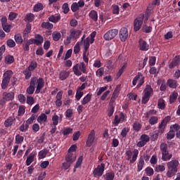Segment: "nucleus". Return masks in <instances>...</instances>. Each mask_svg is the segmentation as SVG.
<instances>
[{
  "instance_id": "obj_1",
  "label": "nucleus",
  "mask_w": 180,
  "mask_h": 180,
  "mask_svg": "<svg viewBox=\"0 0 180 180\" xmlns=\"http://www.w3.org/2000/svg\"><path fill=\"white\" fill-rule=\"evenodd\" d=\"M179 165V161L177 160H172L167 163V176L168 178H172L178 172V167Z\"/></svg>"
},
{
  "instance_id": "obj_2",
  "label": "nucleus",
  "mask_w": 180,
  "mask_h": 180,
  "mask_svg": "<svg viewBox=\"0 0 180 180\" xmlns=\"http://www.w3.org/2000/svg\"><path fill=\"white\" fill-rule=\"evenodd\" d=\"M37 84L35 94H40V91L44 87V79L42 77L37 78V77H33L31 78L30 84L31 86H36Z\"/></svg>"
},
{
  "instance_id": "obj_3",
  "label": "nucleus",
  "mask_w": 180,
  "mask_h": 180,
  "mask_svg": "<svg viewBox=\"0 0 180 180\" xmlns=\"http://www.w3.org/2000/svg\"><path fill=\"white\" fill-rule=\"evenodd\" d=\"M70 36L67 37L66 40L64 41V44L65 46H68V44H71V40H77V39H79V37L81 36L82 31L79 30H75L74 28H72L70 31Z\"/></svg>"
},
{
  "instance_id": "obj_4",
  "label": "nucleus",
  "mask_w": 180,
  "mask_h": 180,
  "mask_svg": "<svg viewBox=\"0 0 180 180\" xmlns=\"http://www.w3.org/2000/svg\"><path fill=\"white\" fill-rule=\"evenodd\" d=\"M160 148L162 153V160L163 161H169V160L172 158V154L169 153L168 145L165 143H162L160 144Z\"/></svg>"
},
{
  "instance_id": "obj_5",
  "label": "nucleus",
  "mask_w": 180,
  "mask_h": 180,
  "mask_svg": "<svg viewBox=\"0 0 180 180\" xmlns=\"http://www.w3.org/2000/svg\"><path fill=\"white\" fill-rule=\"evenodd\" d=\"M103 172H105V164L101 163L98 165L96 168H95L93 171V175L94 178H101L102 175H103Z\"/></svg>"
},
{
  "instance_id": "obj_6",
  "label": "nucleus",
  "mask_w": 180,
  "mask_h": 180,
  "mask_svg": "<svg viewBox=\"0 0 180 180\" xmlns=\"http://www.w3.org/2000/svg\"><path fill=\"white\" fill-rule=\"evenodd\" d=\"M143 84H144V76H143V74H141V72H139L137 75L134 78L132 81V85H134V86H136V85H137L136 88H140L141 85H143Z\"/></svg>"
},
{
  "instance_id": "obj_7",
  "label": "nucleus",
  "mask_w": 180,
  "mask_h": 180,
  "mask_svg": "<svg viewBox=\"0 0 180 180\" xmlns=\"http://www.w3.org/2000/svg\"><path fill=\"white\" fill-rule=\"evenodd\" d=\"M117 33H119V30L117 29H112L108 31L103 36V38L109 41L110 40H113L116 36H117Z\"/></svg>"
},
{
  "instance_id": "obj_8",
  "label": "nucleus",
  "mask_w": 180,
  "mask_h": 180,
  "mask_svg": "<svg viewBox=\"0 0 180 180\" xmlns=\"http://www.w3.org/2000/svg\"><path fill=\"white\" fill-rule=\"evenodd\" d=\"M144 160L146 162H148L150 161V155H143L140 156V158L139 160V163L137 165V172H140L141 169H143V167H144Z\"/></svg>"
},
{
  "instance_id": "obj_9",
  "label": "nucleus",
  "mask_w": 180,
  "mask_h": 180,
  "mask_svg": "<svg viewBox=\"0 0 180 180\" xmlns=\"http://www.w3.org/2000/svg\"><path fill=\"white\" fill-rule=\"evenodd\" d=\"M170 121H171V117H169V116H167L162 120V122L159 124V127H158L159 133L162 134V133H164V131H165V127H167V124H168V122Z\"/></svg>"
},
{
  "instance_id": "obj_10",
  "label": "nucleus",
  "mask_w": 180,
  "mask_h": 180,
  "mask_svg": "<svg viewBox=\"0 0 180 180\" xmlns=\"http://www.w3.org/2000/svg\"><path fill=\"white\" fill-rule=\"evenodd\" d=\"M144 21V15H142L141 17L134 20V26L135 32H139L141 29V25Z\"/></svg>"
},
{
  "instance_id": "obj_11",
  "label": "nucleus",
  "mask_w": 180,
  "mask_h": 180,
  "mask_svg": "<svg viewBox=\"0 0 180 180\" xmlns=\"http://www.w3.org/2000/svg\"><path fill=\"white\" fill-rule=\"evenodd\" d=\"M126 119V115L123 112H120L119 115H115L114 121L112 122V124L114 126H119L120 123H123L124 120Z\"/></svg>"
},
{
  "instance_id": "obj_12",
  "label": "nucleus",
  "mask_w": 180,
  "mask_h": 180,
  "mask_svg": "<svg viewBox=\"0 0 180 180\" xmlns=\"http://www.w3.org/2000/svg\"><path fill=\"white\" fill-rule=\"evenodd\" d=\"M140 141L137 143V147H144L148 141H150V136L147 134H142L140 137Z\"/></svg>"
},
{
  "instance_id": "obj_13",
  "label": "nucleus",
  "mask_w": 180,
  "mask_h": 180,
  "mask_svg": "<svg viewBox=\"0 0 180 180\" xmlns=\"http://www.w3.org/2000/svg\"><path fill=\"white\" fill-rule=\"evenodd\" d=\"M139 48L141 51H148L150 49V45L147 44V41H144L143 39H140L139 41Z\"/></svg>"
},
{
  "instance_id": "obj_14",
  "label": "nucleus",
  "mask_w": 180,
  "mask_h": 180,
  "mask_svg": "<svg viewBox=\"0 0 180 180\" xmlns=\"http://www.w3.org/2000/svg\"><path fill=\"white\" fill-rule=\"evenodd\" d=\"M120 39L121 41H126L127 40V37H129V31L127 28L122 27L120 30Z\"/></svg>"
},
{
  "instance_id": "obj_15",
  "label": "nucleus",
  "mask_w": 180,
  "mask_h": 180,
  "mask_svg": "<svg viewBox=\"0 0 180 180\" xmlns=\"http://www.w3.org/2000/svg\"><path fill=\"white\" fill-rule=\"evenodd\" d=\"M34 37L35 39L31 38L34 44H36V46H41L44 41V38L43 36L40 35V34H36Z\"/></svg>"
},
{
  "instance_id": "obj_16",
  "label": "nucleus",
  "mask_w": 180,
  "mask_h": 180,
  "mask_svg": "<svg viewBox=\"0 0 180 180\" xmlns=\"http://www.w3.org/2000/svg\"><path fill=\"white\" fill-rule=\"evenodd\" d=\"M94 141H95V130L93 129L88 136L86 146L87 147H91V146L94 144Z\"/></svg>"
},
{
  "instance_id": "obj_17",
  "label": "nucleus",
  "mask_w": 180,
  "mask_h": 180,
  "mask_svg": "<svg viewBox=\"0 0 180 180\" xmlns=\"http://www.w3.org/2000/svg\"><path fill=\"white\" fill-rule=\"evenodd\" d=\"M179 64H180V57L176 56L174 57L172 61L169 63V68L170 70H172L173 68H175V67H178Z\"/></svg>"
},
{
  "instance_id": "obj_18",
  "label": "nucleus",
  "mask_w": 180,
  "mask_h": 180,
  "mask_svg": "<svg viewBox=\"0 0 180 180\" xmlns=\"http://www.w3.org/2000/svg\"><path fill=\"white\" fill-rule=\"evenodd\" d=\"M167 84L169 88H172V89H176L178 86V82L173 79H167Z\"/></svg>"
},
{
  "instance_id": "obj_19",
  "label": "nucleus",
  "mask_w": 180,
  "mask_h": 180,
  "mask_svg": "<svg viewBox=\"0 0 180 180\" xmlns=\"http://www.w3.org/2000/svg\"><path fill=\"white\" fill-rule=\"evenodd\" d=\"M76 160L75 155L72 154V153H68V154L65 156V161L67 162H70V164H72V162H75Z\"/></svg>"
},
{
  "instance_id": "obj_20",
  "label": "nucleus",
  "mask_w": 180,
  "mask_h": 180,
  "mask_svg": "<svg viewBox=\"0 0 180 180\" xmlns=\"http://www.w3.org/2000/svg\"><path fill=\"white\" fill-rule=\"evenodd\" d=\"M158 85H160V91H161L162 92H165V91H167V84H165V79H158Z\"/></svg>"
},
{
  "instance_id": "obj_21",
  "label": "nucleus",
  "mask_w": 180,
  "mask_h": 180,
  "mask_svg": "<svg viewBox=\"0 0 180 180\" xmlns=\"http://www.w3.org/2000/svg\"><path fill=\"white\" fill-rule=\"evenodd\" d=\"M15 120L16 119L15 118V117H9L4 122L5 127H11L12 124H13V122H15Z\"/></svg>"
},
{
  "instance_id": "obj_22",
  "label": "nucleus",
  "mask_w": 180,
  "mask_h": 180,
  "mask_svg": "<svg viewBox=\"0 0 180 180\" xmlns=\"http://www.w3.org/2000/svg\"><path fill=\"white\" fill-rule=\"evenodd\" d=\"M3 96L4 97V98L7 102H9V101H13V99H15V94L13 92H11V93L4 92L3 94Z\"/></svg>"
},
{
  "instance_id": "obj_23",
  "label": "nucleus",
  "mask_w": 180,
  "mask_h": 180,
  "mask_svg": "<svg viewBox=\"0 0 180 180\" xmlns=\"http://www.w3.org/2000/svg\"><path fill=\"white\" fill-rule=\"evenodd\" d=\"M89 16L94 22H98V12L96 11L91 10L89 13Z\"/></svg>"
},
{
  "instance_id": "obj_24",
  "label": "nucleus",
  "mask_w": 180,
  "mask_h": 180,
  "mask_svg": "<svg viewBox=\"0 0 180 180\" xmlns=\"http://www.w3.org/2000/svg\"><path fill=\"white\" fill-rule=\"evenodd\" d=\"M34 44L32 38L28 41H26L25 44H22V49L24 51H29L30 50V45Z\"/></svg>"
},
{
  "instance_id": "obj_25",
  "label": "nucleus",
  "mask_w": 180,
  "mask_h": 180,
  "mask_svg": "<svg viewBox=\"0 0 180 180\" xmlns=\"http://www.w3.org/2000/svg\"><path fill=\"white\" fill-rule=\"evenodd\" d=\"M70 73L65 70H62L59 73V79L60 81H65L68 78Z\"/></svg>"
},
{
  "instance_id": "obj_26",
  "label": "nucleus",
  "mask_w": 180,
  "mask_h": 180,
  "mask_svg": "<svg viewBox=\"0 0 180 180\" xmlns=\"http://www.w3.org/2000/svg\"><path fill=\"white\" fill-rule=\"evenodd\" d=\"M5 64L11 65L13 64V63H15V57L12 55H7L5 57L4 59Z\"/></svg>"
},
{
  "instance_id": "obj_27",
  "label": "nucleus",
  "mask_w": 180,
  "mask_h": 180,
  "mask_svg": "<svg viewBox=\"0 0 180 180\" xmlns=\"http://www.w3.org/2000/svg\"><path fill=\"white\" fill-rule=\"evenodd\" d=\"M103 178L105 180H114L115 179V173L113 172H107L103 176Z\"/></svg>"
},
{
  "instance_id": "obj_28",
  "label": "nucleus",
  "mask_w": 180,
  "mask_h": 180,
  "mask_svg": "<svg viewBox=\"0 0 180 180\" xmlns=\"http://www.w3.org/2000/svg\"><path fill=\"white\" fill-rule=\"evenodd\" d=\"M92 98V94H88L81 101L82 105H86V103H89L91 102V99Z\"/></svg>"
},
{
  "instance_id": "obj_29",
  "label": "nucleus",
  "mask_w": 180,
  "mask_h": 180,
  "mask_svg": "<svg viewBox=\"0 0 180 180\" xmlns=\"http://www.w3.org/2000/svg\"><path fill=\"white\" fill-rule=\"evenodd\" d=\"M42 29H47V30H51L53 29V24L49 22H43L41 25Z\"/></svg>"
},
{
  "instance_id": "obj_30",
  "label": "nucleus",
  "mask_w": 180,
  "mask_h": 180,
  "mask_svg": "<svg viewBox=\"0 0 180 180\" xmlns=\"http://www.w3.org/2000/svg\"><path fill=\"white\" fill-rule=\"evenodd\" d=\"M12 75H13V72H12V70H7L4 73L3 78H4L5 79H8V81H11Z\"/></svg>"
},
{
  "instance_id": "obj_31",
  "label": "nucleus",
  "mask_w": 180,
  "mask_h": 180,
  "mask_svg": "<svg viewBox=\"0 0 180 180\" xmlns=\"http://www.w3.org/2000/svg\"><path fill=\"white\" fill-rule=\"evenodd\" d=\"M158 106L159 109L164 110V109H165V100L164 98H159L158 101Z\"/></svg>"
},
{
  "instance_id": "obj_32",
  "label": "nucleus",
  "mask_w": 180,
  "mask_h": 180,
  "mask_svg": "<svg viewBox=\"0 0 180 180\" xmlns=\"http://www.w3.org/2000/svg\"><path fill=\"white\" fill-rule=\"evenodd\" d=\"M25 22H33V20H34V14L32 13H27L25 17Z\"/></svg>"
},
{
  "instance_id": "obj_33",
  "label": "nucleus",
  "mask_w": 180,
  "mask_h": 180,
  "mask_svg": "<svg viewBox=\"0 0 180 180\" xmlns=\"http://www.w3.org/2000/svg\"><path fill=\"white\" fill-rule=\"evenodd\" d=\"M38 123H43V122H47V115L44 113H41L37 118Z\"/></svg>"
},
{
  "instance_id": "obj_34",
  "label": "nucleus",
  "mask_w": 180,
  "mask_h": 180,
  "mask_svg": "<svg viewBox=\"0 0 180 180\" xmlns=\"http://www.w3.org/2000/svg\"><path fill=\"white\" fill-rule=\"evenodd\" d=\"M36 68H37V62L36 60H32L30 62V65L27 69L30 70V71H34Z\"/></svg>"
},
{
  "instance_id": "obj_35",
  "label": "nucleus",
  "mask_w": 180,
  "mask_h": 180,
  "mask_svg": "<svg viewBox=\"0 0 180 180\" xmlns=\"http://www.w3.org/2000/svg\"><path fill=\"white\" fill-rule=\"evenodd\" d=\"M33 161H34V154L30 153L29 156L27 158L26 165L29 167V165H30V164H32Z\"/></svg>"
},
{
  "instance_id": "obj_36",
  "label": "nucleus",
  "mask_w": 180,
  "mask_h": 180,
  "mask_svg": "<svg viewBox=\"0 0 180 180\" xmlns=\"http://www.w3.org/2000/svg\"><path fill=\"white\" fill-rule=\"evenodd\" d=\"M44 8L41 3H38L34 6L33 11L34 12H40V11H43Z\"/></svg>"
},
{
  "instance_id": "obj_37",
  "label": "nucleus",
  "mask_w": 180,
  "mask_h": 180,
  "mask_svg": "<svg viewBox=\"0 0 180 180\" xmlns=\"http://www.w3.org/2000/svg\"><path fill=\"white\" fill-rule=\"evenodd\" d=\"M137 157H139V150L134 149V155L132 156V160H130V164H134L136 161H137Z\"/></svg>"
},
{
  "instance_id": "obj_38",
  "label": "nucleus",
  "mask_w": 180,
  "mask_h": 180,
  "mask_svg": "<svg viewBox=\"0 0 180 180\" xmlns=\"http://www.w3.org/2000/svg\"><path fill=\"white\" fill-rule=\"evenodd\" d=\"M14 39L17 44H22L23 43V38L22 37V34H17L14 36Z\"/></svg>"
},
{
  "instance_id": "obj_39",
  "label": "nucleus",
  "mask_w": 180,
  "mask_h": 180,
  "mask_svg": "<svg viewBox=\"0 0 180 180\" xmlns=\"http://www.w3.org/2000/svg\"><path fill=\"white\" fill-rule=\"evenodd\" d=\"M154 170L155 172H164V171H165V166L162 165H157L155 167Z\"/></svg>"
},
{
  "instance_id": "obj_40",
  "label": "nucleus",
  "mask_w": 180,
  "mask_h": 180,
  "mask_svg": "<svg viewBox=\"0 0 180 180\" xmlns=\"http://www.w3.org/2000/svg\"><path fill=\"white\" fill-rule=\"evenodd\" d=\"M61 19V17L60 15L54 16V15H51L49 18V22H52V23H57Z\"/></svg>"
},
{
  "instance_id": "obj_41",
  "label": "nucleus",
  "mask_w": 180,
  "mask_h": 180,
  "mask_svg": "<svg viewBox=\"0 0 180 180\" xmlns=\"http://www.w3.org/2000/svg\"><path fill=\"white\" fill-rule=\"evenodd\" d=\"M25 140V137L21 136L20 134H17L15 136V144H22Z\"/></svg>"
},
{
  "instance_id": "obj_42",
  "label": "nucleus",
  "mask_w": 180,
  "mask_h": 180,
  "mask_svg": "<svg viewBox=\"0 0 180 180\" xmlns=\"http://www.w3.org/2000/svg\"><path fill=\"white\" fill-rule=\"evenodd\" d=\"M52 37L54 41H58V40L61 39V33L58 32H53V33L52 34Z\"/></svg>"
},
{
  "instance_id": "obj_43",
  "label": "nucleus",
  "mask_w": 180,
  "mask_h": 180,
  "mask_svg": "<svg viewBox=\"0 0 180 180\" xmlns=\"http://www.w3.org/2000/svg\"><path fill=\"white\" fill-rule=\"evenodd\" d=\"M149 124H151V126H154V124H157L158 123V117L157 116H152L149 119Z\"/></svg>"
},
{
  "instance_id": "obj_44",
  "label": "nucleus",
  "mask_w": 180,
  "mask_h": 180,
  "mask_svg": "<svg viewBox=\"0 0 180 180\" xmlns=\"http://www.w3.org/2000/svg\"><path fill=\"white\" fill-rule=\"evenodd\" d=\"M153 88H151V86H147L146 88L145 89V93L144 95L146 96H151V94H153Z\"/></svg>"
},
{
  "instance_id": "obj_45",
  "label": "nucleus",
  "mask_w": 180,
  "mask_h": 180,
  "mask_svg": "<svg viewBox=\"0 0 180 180\" xmlns=\"http://www.w3.org/2000/svg\"><path fill=\"white\" fill-rule=\"evenodd\" d=\"M120 11V8L119 6L116 4H113L112 6V13L113 15H119V12Z\"/></svg>"
},
{
  "instance_id": "obj_46",
  "label": "nucleus",
  "mask_w": 180,
  "mask_h": 180,
  "mask_svg": "<svg viewBox=\"0 0 180 180\" xmlns=\"http://www.w3.org/2000/svg\"><path fill=\"white\" fill-rule=\"evenodd\" d=\"M26 112V107L25 105H20L18 112V116H23Z\"/></svg>"
},
{
  "instance_id": "obj_47",
  "label": "nucleus",
  "mask_w": 180,
  "mask_h": 180,
  "mask_svg": "<svg viewBox=\"0 0 180 180\" xmlns=\"http://www.w3.org/2000/svg\"><path fill=\"white\" fill-rule=\"evenodd\" d=\"M9 82H11V80H8V79H5L3 77L1 83L2 89H6V88H8V85H9Z\"/></svg>"
},
{
  "instance_id": "obj_48",
  "label": "nucleus",
  "mask_w": 180,
  "mask_h": 180,
  "mask_svg": "<svg viewBox=\"0 0 180 180\" xmlns=\"http://www.w3.org/2000/svg\"><path fill=\"white\" fill-rule=\"evenodd\" d=\"M47 153H49V151L47 150V149L44 148L39 152L38 155L41 159L46 158V155H47Z\"/></svg>"
},
{
  "instance_id": "obj_49",
  "label": "nucleus",
  "mask_w": 180,
  "mask_h": 180,
  "mask_svg": "<svg viewBox=\"0 0 180 180\" xmlns=\"http://www.w3.org/2000/svg\"><path fill=\"white\" fill-rule=\"evenodd\" d=\"M22 72L24 75H25V79H30V77H32V70L26 68Z\"/></svg>"
},
{
  "instance_id": "obj_50",
  "label": "nucleus",
  "mask_w": 180,
  "mask_h": 180,
  "mask_svg": "<svg viewBox=\"0 0 180 180\" xmlns=\"http://www.w3.org/2000/svg\"><path fill=\"white\" fill-rule=\"evenodd\" d=\"M177 98H178V93L174 91L172 93V95L170 96V97H169L170 103H174V102H175V101H176Z\"/></svg>"
},
{
  "instance_id": "obj_51",
  "label": "nucleus",
  "mask_w": 180,
  "mask_h": 180,
  "mask_svg": "<svg viewBox=\"0 0 180 180\" xmlns=\"http://www.w3.org/2000/svg\"><path fill=\"white\" fill-rule=\"evenodd\" d=\"M19 129L20 131L25 133L29 130V124L23 123L22 125H20Z\"/></svg>"
},
{
  "instance_id": "obj_52",
  "label": "nucleus",
  "mask_w": 180,
  "mask_h": 180,
  "mask_svg": "<svg viewBox=\"0 0 180 180\" xmlns=\"http://www.w3.org/2000/svg\"><path fill=\"white\" fill-rule=\"evenodd\" d=\"M145 172L148 176H153L154 175V169L152 167H146Z\"/></svg>"
},
{
  "instance_id": "obj_53",
  "label": "nucleus",
  "mask_w": 180,
  "mask_h": 180,
  "mask_svg": "<svg viewBox=\"0 0 180 180\" xmlns=\"http://www.w3.org/2000/svg\"><path fill=\"white\" fill-rule=\"evenodd\" d=\"M133 129L135 131H140L141 130V124L139 122L133 124Z\"/></svg>"
},
{
  "instance_id": "obj_54",
  "label": "nucleus",
  "mask_w": 180,
  "mask_h": 180,
  "mask_svg": "<svg viewBox=\"0 0 180 180\" xmlns=\"http://www.w3.org/2000/svg\"><path fill=\"white\" fill-rule=\"evenodd\" d=\"M103 74H105V70L103 68H100L96 72V75L98 78H101V77H103Z\"/></svg>"
},
{
  "instance_id": "obj_55",
  "label": "nucleus",
  "mask_w": 180,
  "mask_h": 180,
  "mask_svg": "<svg viewBox=\"0 0 180 180\" xmlns=\"http://www.w3.org/2000/svg\"><path fill=\"white\" fill-rule=\"evenodd\" d=\"M113 113H115V106L109 105L108 109V116L109 117H112V116H113Z\"/></svg>"
},
{
  "instance_id": "obj_56",
  "label": "nucleus",
  "mask_w": 180,
  "mask_h": 180,
  "mask_svg": "<svg viewBox=\"0 0 180 180\" xmlns=\"http://www.w3.org/2000/svg\"><path fill=\"white\" fill-rule=\"evenodd\" d=\"M79 70L83 72V74H87L86 72V66L85 65V63L84 62H82L80 63V65L79 67Z\"/></svg>"
},
{
  "instance_id": "obj_57",
  "label": "nucleus",
  "mask_w": 180,
  "mask_h": 180,
  "mask_svg": "<svg viewBox=\"0 0 180 180\" xmlns=\"http://www.w3.org/2000/svg\"><path fill=\"white\" fill-rule=\"evenodd\" d=\"M83 43L84 46V51H88L90 46L89 37H87L86 39H84Z\"/></svg>"
},
{
  "instance_id": "obj_58",
  "label": "nucleus",
  "mask_w": 180,
  "mask_h": 180,
  "mask_svg": "<svg viewBox=\"0 0 180 180\" xmlns=\"http://www.w3.org/2000/svg\"><path fill=\"white\" fill-rule=\"evenodd\" d=\"M129 131H130V129H129L128 127L123 128L122 131H121L122 137H123V139L127 137V133H129Z\"/></svg>"
},
{
  "instance_id": "obj_59",
  "label": "nucleus",
  "mask_w": 180,
  "mask_h": 180,
  "mask_svg": "<svg viewBox=\"0 0 180 180\" xmlns=\"http://www.w3.org/2000/svg\"><path fill=\"white\" fill-rule=\"evenodd\" d=\"M73 72L75 75H77V77H79V75H82V72L79 71V69H78V65H76L73 67Z\"/></svg>"
},
{
  "instance_id": "obj_60",
  "label": "nucleus",
  "mask_w": 180,
  "mask_h": 180,
  "mask_svg": "<svg viewBox=\"0 0 180 180\" xmlns=\"http://www.w3.org/2000/svg\"><path fill=\"white\" fill-rule=\"evenodd\" d=\"M175 137V131L170 129V131L167 134V140H172Z\"/></svg>"
},
{
  "instance_id": "obj_61",
  "label": "nucleus",
  "mask_w": 180,
  "mask_h": 180,
  "mask_svg": "<svg viewBox=\"0 0 180 180\" xmlns=\"http://www.w3.org/2000/svg\"><path fill=\"white\" fill-rule=\"evenodd\" d=\"M59 117L56 114L52 117V122L53 126H57L58 124Z\"/></svg>"
},
{
  "instance_id": "obj_62",
  "label": "nucleus",
  "mask_w": 180,
  "mask_h": 180,
  "mask_svg": "<svg viewBox=\"0 0 180 180\" xmlns=\"http://www.w3.org/2000/svg\"><path fill=\"white\" fill-rule=\"evenodd\" d=\"M6 44L11 49H13V47H15V46H16V43L15 42V41H13V39H11L7 40Z\"/></svg>"
},
{
  "instance_id": "obj_63",
  "label": "nucleus",
  "mask_w": 180,
  "mask_h": 180,
  "mask_svg": "<svg viewBox=\"0 0 180 180\" xmlns=\"http://www.w3.org/2000/svg\"><path fill=\"white\" fill-rule=\"evenodd\" d=\"M18 18V13L15 12H10L8 15V20H15Z\"/></svg>"
},
{
  "instance_id": "obj_64",
  "label": "nucleus",
  "mask_w": 180,
  "mask_h": 180,
  "mask_svg": "<svg viewBox=\"0 0 180 180\" xmlns=\"http://www.w3.org/2000/svg\"><path fill=\"white\" fill-rule=\"evenodd\" d=\"M82 96H84V93L79 90H77L76 95H75V98L77 101H79Z\"/></svg>"
}]
</instances>
